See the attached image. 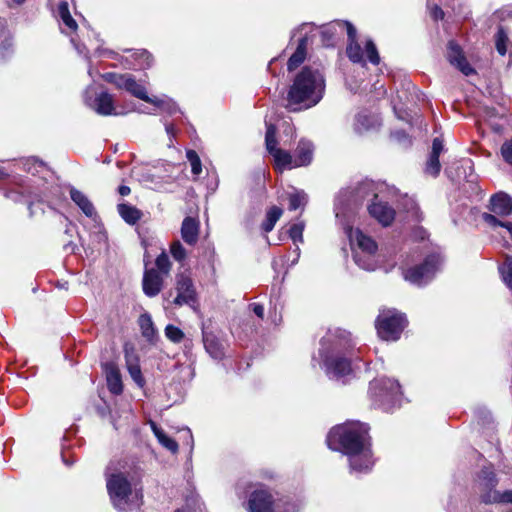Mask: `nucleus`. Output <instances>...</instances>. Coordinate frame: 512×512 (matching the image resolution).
Instances as JSON below:
<instances>
[{"label": "nucleus", "instance_id": "obj_1", "mask_svg": "<svg viewBox=\"0 0 512 512\" xmlns=\"http://www.w3.org/2000/svg\"><path fill=\"white\" fill-rule=\"evenodd\" d=\"M368 430L366 424L348 422L332 428L328 433V447L342 450L348 456L353 472H368L373 466Z\"/></svg>", "mask_w": 512, "mask_h": 512}, {"label": "nucleus", "instance_id": "obj_2", "mask_svg": "<svg viewBox=\"0 0 512 512\" xmlns=\"http://www.w3.org/2000/svg\"><path fill=\"white\" fill-rule=\"evenodd\" d=\"M326 81L323 72L315 66H303L293 77L286 96V108L292 112L306 110L323 98Z\"/></svg>", "mask_w": 512, "mask_h": 512}, {"label": "nucleus", "instance_id": "obj_3", "mask_svg": "<svg viewBox=\"0 0 512 512\" xmlns=\"http://www.w3.org/2000/svg\"><path fill=\"white\" fill-rule=\"evenodd\" d=\"M350 347V333L339 328L329 330L322 338L320 354L330 378L339 380L350 374L351 363L344 355Z\"/></svg>", "mask_w": 512, "mask_h": 512}, {"label": "nucleus", "instance_id": "obj_4", "mask_svg": "<svg viewBox=\"0 0 512 512\" xmlns=\"http://www.w3.org/2000/svg\"><path fill=\"white\" fill-rule=\"evenodd\" d=\"M265 143L268 152L274 160L275 170L282 173L284 170H291L299 167H306L311 164L314 156V145L310 140L301 139L294 153L277 147L276 127L267 124Z\"/></svg>", "mask_w": 512, "mask_h": 512}, {"label": "nucleus", "instance_id": "obj_5", "mask_svg": "<svg viewBox=\"0 0 512 512\" xmlns=\"http://www.w3.org/2000/svg\"><path fill=\"white\" fill-rule=\"evenodd\" d=\"M107 468L106 486L113 506L120 512H128L138 508L142 503V492L133 489L131 482L122 472H111Z\"/></svg>", "mask_w": 512, "mask_h": 512}, {"label": "nucleus", "instance_id": "obj_6", "mask_svg": "<svg viewBox=\"0 0 512 512\" xmlns=\"http://www.w3.org/2000/svg\"><path fill=\"white\" fill-rule=\"evenodd\" d=\"M302 501L291 496H283L274 500L272 495L263 489L251 493L247 509L249 512H299Z\"/></svg>", "mask_w": 512, "mask_h": 512}, {"label": "nucleus", "instance_id": "obj_7", "mask_svg": "<svg viewBox=\"0 0 512 512\" xmlns=\"http://www.w3.org/2000/svg\"><path fill=\"white\" fill-rule=\"evenodd\" d=\"M346 234L351 245L357 246L358 250L354 252V260L356 264L367 271L376 269L375 253L377 251L376 242L369 236L365 235L359 229L348 228Z\"/></svg>", "mask_w": 512, "mask_h": 512}, {"label": "nucleus", "instance_id": "obj_8", "mask_svg": "<svg viewBox=\"0 0 512 512\" xmlns=\"http://www.w3.org/2000/svg\"><path fill=\"white\" fill-rule=\"evenodd\" d=\"M372 196L373 202L368 206L369 214L375 218L383 226H388L392 223L395 217V211L388 206L387 203L377 201V194L375 192V185L371 181L362 182L355 189L354 202L358 203L365 198Z\"/></svg>", "mask_w": 512, "mask_h": 512}, {"label": "nucleus", "instance_id": "obj_9", "mask_svg": "<svg viewBox=\"0 0 512 512\" xmlns=\"http://www.w3.org/2000/svg\"><path fill=\"white\" fill-rule=\"evenodd\" d=\"M369 391L373 403L384 411L392 410L400 402V385L396 380L375 379L370 383Z\"/></svg>", "mask_w": 512, "mask_h": 512}, {"label": "nucleus", "instance_id": "obj_10", "mask_svg": "<svg viewBox=\"0 0 512 512\" xmlns=\"http://www.w3.org/2000/svg\"><path fill=\"white\" fill-rule=\"evenodd\" d=\"M405 325V316L393 309L382 310L376 320L377 333L385 341L398 340Z\"/></svg>", "mask_w": 512, "mask_h": 512}, {"label": "nucleus", "instance_id": "obj_11", "mask_svg": "<svg viewBox=\"0 0 512 512\" xmlns=\"http://www.w3.org/2000/svg\"><path fill=\"white\" fill-rule=\"evenodd\" d=\"M346 30L348 34L349 43L346 48L348 58L354 63H365V56L373 65H378L380 56L377 48L372 40H367L365 43V50L363 51L361 45L356 39V29L351 23H346Z\"/></svg>", "mask_w": 512, "mask_h": 512}, {"label": "nucleus", "instance_id": "obj_12", "mask_svg": "<svg viewBox=\"0 0 512 512\" xmlns=\"http://www.w3.org/2000/svg\"><path fill=\"white\" fill-rule=\"evenodd\" d=\"M480 486L482 487L480 499L485 504H512V490L500 492L496 489L498 480L490 468L482 469L480 473Z\"/></svg>", "mask_w": 512, "mask_h": 512}, {"label": "nucleus", "instance_id": "obj_13", "mask_svg": "<svg viewBox=\"0 0 512 512\" xmlns=\"http://www.w3.org/2000/svg\"><path fill=\"white\" fill-rule=\"evenodd\" d=\"M441 257L438 254H432L425 258L420 265L411 267L403 272L405 280L412 284L422 286L433 279L439 270Z\"/></svg>", "mask_w": 512, "mask_h": 512}, {"label": "nucleus", "instance_id": "obj_14", "mask_svg": "<svg viewBox=\"0 0 512 512\" xmlns=\"http://www.w3.org/2000/svg\"><path fill=\"white\" fill-rule=\"evenodd\" d=\"M175 290L177 292L176 297L172 300V304L176 307L187 305L193 309L197 305V292L191 277L185 273L176 275Z\"/></svg>", "mask_w": 512, "mask_h": 512}, {"label": "nucleus", "instance_id": "obj_15", "mask_svg": "<svg viewBox=\"0 0 512 512\" xmlns=\"http://www.w3.org/2000/svg\"><path fill=\"white\" fill-rule=\"evenodd\" d=\"M91 88H87L84 93V101L87 106L94 109V111L100 115H112L114 114V100L112 95L107 92H101L96 96L94 100L89 96Z\"/></svg>", "mask_w": 512, "mask_h": 512}, {"label": "nucleus", "instance_id": "obj_16", "mask_svg": "<svg viewBox=\"0 0 512 512\" xmlns=\"http://www.w3.org/2000/svg\"><path fill=\"white\" fill-rule=\"evenodd\" d=\"M447 58L449 62L457 67L464 75L474 73V69L467 62L461 47L455 41H449L447 47Z\"/></svg>", "mask_w": 512, "mask_h": 512}, {"label": "nucleus", "instance_id": "obj_17", "mask_svg": "<svg viewBox=\"0 0 512 512\" xmlns=\"http://www.w3.org/2000/svg\"><path fill=\"white\" fill-rule=\"evenodd\" d=\"M125 362L132 380L139 388H143L145 386V379L142 375L139 357L135 354L132 348H125Z\"/></svg>", "mask_w": 512, "mask_h": 512}, {"label": "nucleus", "instance_id": "obj_18", "mask_svg": "<svg viewBox=\"0 0 512 512\" xmlns=\"http://www.w3.org/2000/svg\"><path fill=\"white\" fill-rule=\"evenodd\" d=\"M489 209L495 216H509L512 213V198L504 192H498L491 197Z\"/></svg>", "mask_w": 512, "mask_h": 512}, {"label": "nucleus", "instance_id": "obj_19", "mask_svg": "<svg viewBox=\"0 0 512 512\" xmlns=\"http://www.w3.org/2000/svg\"><path fill=\"white\" fill-rule=\"evenodd\" d=\"M143 291L148 297H155L163 286V277L156 269L146 270L143 276Z\"/></svg>", "mask_w": 512, "mask_h": 512}, {"label": "nucleus", "instance_id": "obj_20", "mask_svg": "<svg viewBox=\"0 0 512 512\" xmlns=\"http://www.w3.org/2000/svg\"><path fill=\"white\" fill-rule=\"evenodd\" d=\"M379 125L380 123L378 118L367 111L359 112L355 116L353 123L354 131L358 134L374 129Z\"/></svg>", "mask_w": 512, "mask_h": 512}, {"label": "nucleus", "instance_id": "obj_21", "mask_svg": "<svg viewBox=\"0 0 512 512\" xmlns=\"http://www.w3.org/2000/svg\"><path fill=\"white\" fill-rule=\"evenodd\" d=\"M106 380L109 391L119 395L123 391L122 379L119 369L116 365L110 363L106 365Z\"/></svg>", "mask_w": 512, "mask_h": 512}, {"label": "nucleus", "instance_id": "obj_22", "mask_svg": "<svg viewBox=\"0 0 512 512\" xmlns=\"http://www.w3.org/2000/svg\"><path fill=\"white\" fill-rule=\"evenodd\" d=\"M308 42L307 32L302 36L299 41L295 52L290 56L287 62V69L292 72L298 68L306 58V47Z\"/></svg>", "mask_w": 512, "mask_h": 512}, {"label": "nucleus", "instance_id": "obj_23", "mask_svg": "<svg viewBox=\"0 0 512 512\" xmlns=\"http://www.w3.org/2000/svg\"><path fill=\"white\" fill-rule=\"evenodd\" d=\"M199 224L192 217H186L182 222V239L189 245H193L198 240Z\"/></svg>", "mask_w": 512, "mask_h": 512}, {"label": "nucleus", "instance_id": "obj_24", "mask_svg": "<svg viewBox=\"0 0 512 512\" xmlns=\"http://www.w3.org/2000/svg\"><path fill=\"white\" fill-rule=\"evenodd\" d=\"M203 342L206 352L214 359L220 360L224 357V347L219 339L211 333H205Z\"/></svg>", "mask_w": 512, "mask_h": 512}, {"label": "nucleus", "instance_id": "obj_25", "mask_svg": "<svg viewBox=\"0 0 512 512\" xmlns=\"http://www.w3.org/2000/svg\"><path fill=\"white\" fill-rule=\"evenodd\" d=\"M70 197L86 216L92 217L94 215L95 209L93 204L90 202L87 196L84 195L81 191L77 190L74 187H71Z\"/></svg>", "mask_w": 512, "mask_h": 512}, {"label": "nucleus", "instance_id": "obj_26", "mask_svg": "<svg viewBox=\"0 0 512 512\" xmlns=\"http://www.w3.org/2000/svg\"><path fill=\"white\" fill-rule=\"evenodd\" d=\"M150 427H151L155 437L157 438L158 442L164 448H166L167 450H169L170 452H172L174 454L178 452V449H179L178 443L174 439H172L168 435H166V433L160 427H158L155 422L150 421Z\"/></svg>", "mask_w": 512, "mask_h": 512}, {"label": "nucleus", "instance_id": "obj_27", "mask_svg": "<svg viewBox=\"0 0 512 512\" xmlns=\"http://www.w3.org/2000/svg\"><path fill=\"white\" fill-rule=\"evenodd\" d=\"M125 90L128 91L129 93H131L133 96H135L145 102L152 103V104L160 103L159 101H156V100H153L152 98H150L146 92L145 87L142 86L141 84L137 83L135 78L132 75H131L130 79H128V83H127Z\"/></svg>", "mask_w": 512, "mask_h": 512}, {"label": "nucleus", "instance_id": "obj_28", "mask_svg": "<svg viewBox=\"0 0 512 512\" xmlns=\"http://www.w3.org/2000/svg\"><path fill=\"white\" fill-rule=\"evenodd\" d=\"M118 212L125 222L135 224L141 218V211L129 204H119Z\"/></svg>", "mask_w": 512, "mask_h": 512}, {"label": "nucleus", "instance_id": "obj_29", "mask_svg": "<svg viewBox=\"0 0 512 512\" xmlns=\"http://www.w3.org/2000/svg\"><path fill=\"white\" fill-rule=\"evenodd\" d=\"M347 22L336 21L327 26H324L321 30L322 43L325 46L333 45L334 36L337 32V28H346Z\"/></svg>", "mask_w": 512, "mask_h": 512}, {"label": "nucleus", "instance_id": "obj_30", "mask_svg": "<svg viewBox=\"0 0 512 512\" xmlns=\"http://www.w3.org/2000/svg\"><path fill=\"white\" fill-rule=\"evenodd\" d=\"M58 15L63 24L71 31L77 30V23L70 14L68 3L66 1L60 2L58 6Z\"/></svg>", "mask_w": 512, "mask_h": 512}, {"label": "nucleus", "instance_id": "obj_31", "mask_svg": "<svg viewBox=\"0 0 512 512\" xmlns=\"http://www.w3.org/2000/svg\"><path fill=\"white\" fill-rule=\"evenodd\" d=\"M283 211L281 208L277 206L271 207L266 214V218L262 224V228L265 232H270L273 230L276 222L280 219Z\"/></svg>", "mask_w": 512, "mask_h": 512}, {"label": "nucleus", "instance_id": "obj_32", "mask_svg": "<svg viewBox=\"0 0 512 512\" xmlns=\"http://www.w3.org/2000/svg\"><path fill=\"white\" fill-rule=\"evenodd\" d=\"M139 325L142 331V335L147 338L151 339L155 335V329L154 324L152 321V318L149 314H142L139 318Z\"/></svg>", "mask_w": 512, "mask_h": 512}, {"label": "nucleus", "instance_id": "obj_33", "mask_svg": "<svg viewBox=\"0 0 512 512\" xmlns=\"http://www.w3.org/2000/svg\"><path fill=\"white\" fill-rule=\"evenodd\" d=\"M496 49L498 53L504 56L510 44L509 38L502 27H500L495 36Z\"/></svg>", "mask_w": 512, "mask_h": 512}, {"label": "nucleus", "instance_id": "obj_34", "mask_svg": "<svg viewBox=\"0 0 512 512\" xmlns=\"http://www.w3.org/2000/svg\"><path fill=\"white\" fill-rule=\"evenodd\" d=\"M305 228V223L302 220H297V222L293 223L289 230V237L292 239L294 243L303 242V231Z\"/></svg>", "mask_w": 512, "mask_h": 512}, {"label": "nucleus", "instance_id": "obj_35", "mask_svg": "<svg viewBox=\"0 0 512 512\" xmlns=\"http://www.w3.org/2000/svg\"><path fill=\"white\" fill-rule=\"evenodd\" d=\"M482 219L485 223H487L489 226L493 228L498 226L506 228L508 232L512 235V222H503L497 219L495 215H492L490 213H483Z\"/></svg>", "mask_w": 512, "mask_h": 512}, {"label": "nucleus", "instance_id": "obj_36", "mask_svg": "<svg viewBox=\"0 0 512 512\" xmlns=\"http://www.w3.org/2000/svg\"><path fill=\"white\" fill-rule=\"evenodd\" d=\"M186 157L191 165L193 175H200L202 172V164L197 152L194 150H187Z\"/></svg>", "mask_w": 512, "mask_h": 512}, {"label": "nucleus", "instance_id": "obj_37", "mask_svg": "<svg viewBox=\"0 0 512 512\" xmlns=\"http://www.w3.org/2000/svg\"><path fill=\"white\" fill-rule=\"evenodd\" d=\"M307 203V196L303 191H296L289 196V209L296 210Z\"/></svg>", "mask_w": 512, "mask_h": 512}, {"label": "nucleus", "instance_id": "obj_38", "mask_svg": "<svg viewBox=\"0 0 512 512\" xmlns=\"http://www.w3.org/2000/svg\"><path fill=\"white\" fill-rule=\"evenodd\" d=\"M166 337L174 343H179L184 338V333L174 325H167L165 328Z\"/></svg>", "mask_w": 512, "mask_h": 512}, {"label": "nucleus", "instance_id": "obj_39", "mask_svg": "<svg viewBox=\"0 0 512 512\" xmlns=\"http://www.w3.org/2000/svg\"><path fill=\"white\" fill-rule=\"evenodd\" d=\"M440 169L439 157L430 155L425 168L426 173L435 177L439 174Z\"/></svg>", "mask_w": 512, "mask_h": 512}, {"label": "nucleus", "instance_id": "obj_40", "mask_svg": "<svg viewBox=\"0 0 512 512\" xmlns=\"http://www.w3.org/2000/svg\"><path fill=\"white\" fill-rule=\"evenodd\" d=\"M156 266L159 270L158 272L163 274H168L170 271L171 263L169 260L168 255L165 252H162L157 258H156Z\"/></svg>", "mask_w": 512, "mask_h": 512}, {"label": "nucleus", "instance_id": "obj_41", "mask_svg": "<svg viewBox=\"0 0 512 512\" xmlns=\"http://www.w3.org/2000/svg\"><path fill=\"white\" fill-rule=\"evenodd\" d=\"M133 57L139 61V66L142 68L150 67L152 62L151 54L146 50H140L133 54Z\"/></svg>", "mask_w": 512, "mask_h": 512}, {"label": "nucleus", "instance_id": "obj_42", "mask_svg": "<svg viewBox=\"0 0 512 512\" xmlns=\"http://www.w3.org/2000/svg\"><path fill=\"white\" fill-rule=\"evenodd\" d=\"M500 270L505 283L512 290V259L508 258Z\"/></svg>", "mask_w": 512, "mask_h": 512}, {"label": "nucleus", "instance_id": "obj_43", "mask_svg": "<svg viewBox=\"0 0 512 512\" xmlns=\"http://www.w3.org/2000/svg\"><path fill=\"white\" fill-rule=\"evenodd\" d=\"M170 252L177 261H182L186 257V250L179 241H175L171 244Z\"/></svg>", "mask_w": 512, "mask_h": 512}, {"label": "nucleus", "instance_id": "obj_44", "mask_svg": "<svg viewBox=\"0 0 512 512\" xmlns=\"http://www.w3.org/2000/svg\"><path fill=\"white\" fill-rule=\"evenodd\" d=\"M152 99L160 102L158 104H154L155 106L169 114H174L176 111H178L177 105L172 100H163L158 98Z\"/></svg>", "mask_w": 512, "mask_h": 512}, {"label": "nucleus", "instance_id": "obj_45", "mask_svg": "<svg viewBox=\"0 0 512 512\" xmlns=\"http://www.w3.org/2000/svg\"><path fill=\"white\" fill-rule=\"evenodd\" d=\"M42 166H43V163L38 161L35 158L27 159L26 162L24 163L25 170L32 174L37 173L38 172L37 167H42Z\"/></svg>", "mask_w": 512, "mask_h": 512}, {"label": "nucleus", "instance_id": "obj_46", "mask_svg": "<svg viewBox=\"0 0 512 512\" xmlns=\"http://www.w3.org/2000/svg\"><path fill=\"white\" fill-rule=\"evenodd\" d=\"M501 154L506 162L512 164V141L505 142L502 145Z\"/></svg>", "mask_w": 512, "mask_h": 512}, {"label": "nucleus", "instance_id": "obj_47", "mask_svg": "<svg viewBox=\"0 0 512 512\" xmlns=\"http://www.w3.org/2000/svg\"><path fill=\"white\" fill-rule=\"evenodd\" d=\"M130 74H119V76L116 78L115 86L119 89H126L128 79H130Z\"/></svg>", "mask_w": 512, "mask_h": 512}, {"label": "nucleus", "instance_id": "obj_48", "mask_svg": "<svg viewBox=\"0 0 512 512\" xmlns=\"http://www.w3.org/2000/svg\"><path fill=\"white\" fill-rule=\"evenodd\" d=\"M442 150H443L442 141L439 138H435L432 143V151H431L430 155L439 157Z\"/></svg>", "mask_w": 512, "mask_h": 512}, {"label": "nucleus", "instance_id": "obj_49", "mask_svg": "<svg viewBox=\"0 0 512 512\" xmlns=\"http://www.w3.org/2000/svg\"><path fill=\"white\" fill-rule=\"evenodd\" d=\"M391 136L399 143H410L407 134L403 131H394L391 133Z\"/></svg>", "mask_w": 512, "mask_h": 512}, {"label": "nucleus", "instance_id": "obj_50", "mask_svg": "<svg viewBox=\"0 0 512 512\" xmlns=\"http://www.w3.org/2000/svg\"><path fill=\"white\" fill-rule=\"evenodd\" d=\"M431 16L434 18V20H439L444 17V12L439 6H435L431 10Z\"/></svg>", "mask_w": 512, "mask_h": 512}, {"label": "nucleus", "instance_id": "obj_51", "mask_svg": "<svg viewBox=\"0 0 512 512\" xmlns=\"http://www.w3.org/2000/svg\"><path fill=\"white\" fill-rule=\"evenodd\" d=\"M253 312L259 317L263 318L264 316V307L261 304L254 303L251 305Z\"/></svg>", "mask_w": 512, "mask_h": 512}, {"label": "nucleus", "instance_id": "obj_52", "mask_svg": "<svg viewBox=\"0 0 512 512\" xmlns=\"http://www.w3.org/2000/svg\"><path fill=\"white\" fill-rule=\"evenodd\" d=\"M13 43H12V39L11 37H5L1 43H0V47L1 49H3L4 51H8L11 47H12Z\"/></svg>", "mask_w": 512, "mask_h": 512}, {"label": "nucleus", "instance_id": "obj_53", "mask_svg": "<svg viewBox=\"0 0 512 512\" xmlns=\"http://www.w3.org/2000/svg\"><path fill=\"white\" fill-rule=\"evenodd\" d=\"M408 212L411 213L412 217L418 220V207L413 200H410V209L408 210Z\"/></svg>", "mask_w": 512, "mask_h": 512}, {"label": "nucleus", "instance_id": "obj_54", "mask_svg": "<svg viewBox=\"0 0 512 512\" xmlns=\"http://www.w3.org/2000/svg\"><path fill=\"white\" fill-rule=\"evenodd\" d=\"M119 76L117 73H106L103 75V78L112 84H115L116 78Z\"/></svg>", "mask_w": 512, "mask_h": 512}, {"label": "nucleus", "instance_id": "obj_55", "mask_svg": "<svg viewBox=\"0 0 512 512\" xmlns=\"http://www.w3.org/2000/svg\"><path fill=\"white\" fill-rule=\"evenodd\" d=\"M341 204H342V203H341V199H340V197H339V198L337 199V201H336V204H335V215H336V217H337V218H339V217L344 213V211H343V210H342V208L340 207V205H341Z\"/></svg>", "mask_w": 512, "mask_h": 512}, {"label": "nucleus", "instance_id": "obj_56", "mask_svg": "<svg viewBox=\"0 0 512 512\" xmlns=\"http://www.w3.org/2000/svg\"><path fill=\"white\" fill-rule=\"evenodd\" d=\"M118 192L122 196H127L128 194H130L131 190L128 186L121 185L118 189Z\"/></svg>", "mask_w": 512, "mask_h": 512}, {"label": "nucleus", "instance_id": "obj_57", "mask_svg": "<svg viewBox=\"0 0 512 512\" xmlns=\"http://www.w3.org/2000/svg\"><path fill=\"white\" fill-rule=\"evenodd\" d=\"M6 197L10 198V199H12L14 201H18L21 196L17 192L10 191V192L6 193Z\"/></svg>", "mask_w": 512, "mask_h": 512}, {"label": "nucleus", "instance_id": "obj_58", "mask_svg": "<svg viewBox=\"0 0 512 512\" xmlns=\"http://www.w3.org/2000/svg\"><path fill=\"white\" fill-rule=\"evenodd\" d=\"M165 129L168 135H174L175 134V128L172 124H165Z\"/></svg>", "mask_w": 512, "mask_h": 512}, {"label": "nucleus", "instance_id": "obj_59", "mask_svg": "<svg viewBox=\"0 0 512 512\" xmlns=\"http://www.w3.org/2000/svg\"><path fill=\"white\" fill-rule=\"evenodd\" d=\"M312 27H313V25H312V24H310V23H303V24L299 27L298 31H303V30H307V29H310V30H311V29H312Z\"/></svg>", "mask_w": 512, "mask_h": 512}, {"label": "nucleus", "instance_id": "obj_60", "mask_svg": "<svg viewBox=\"0 0 512 512\" xmlns=\"http://www.w3.org/2000/svg\"><path fill=\"white\" fill-rule=\"evenodd\" d=\"M186 433L189 437V440H190V447L191 449L193 448V436H192V433H191V430L189 428L186 429Z\"/></svg>", "mask_w": 512, "mask_h": 512}, {"label": "nucleus", "instance_id": "obj_61", "mask_svg": "<svg viewBox=\"0 0 512 512\" xmlns=\"http://www.w3.org/2000/svg\"><path fill=\"white\" fill-rule=\"evenodd\" d=\"M172 296V291H169L166 296H165V299L166 300H169V298Z\"/></svg>", "mask_w": 512, "mask_h": 512}, {"label": "nucleus", "instance_id": "obj_62", "mask_svg": "<svg viewBox=\"0 0 512 512\" xmlns=\"http://www.w3.org/2000/svg\"><path fill=\"white\" fill-rule=\"evenodd\" d=\"M488 115H489V116L494 115V110H493V109H490V110L488 111Z\"/></svg>", "mask_w": 512, "mask_h": 512}, {"label": "nucleus", "instance_id": "obj_63", "mask_svg": "<svg viewBox=\"0 0 512 512\" xmlns=\"http://www.w3.org/2000/svg\"><path fill=\"white\" fill-rule=\"evenodd\" d=\"M5 175L4 171L0 168V178H2Z\"/></svg>", "mask_w": 512, "mask_h": 512}, {"label": "nucleus", "instance_id": "obj_64", "mask_svg": "<svg viewBox=\"0 0 512 512\" xmlns=\"http://www.w3.org/2000/svg\"><path fill=\"white\" fill-rule=\"evenodd\" d=\"M174 512H184L182 509H176Z\"/></svg>", "mask_w": 512, "mask_h": 512}]
</instances>
